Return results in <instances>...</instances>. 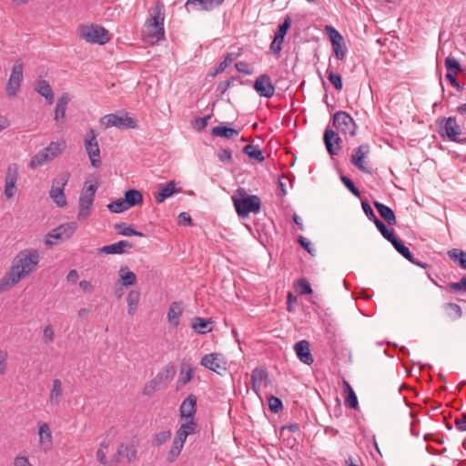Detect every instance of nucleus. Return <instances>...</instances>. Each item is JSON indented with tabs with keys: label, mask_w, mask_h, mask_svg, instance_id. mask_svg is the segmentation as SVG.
Segmentation results:
<instances>
[{
	"label": "nucleus",
	"mask_w": 466,
	"mask_h": 466,
	"mask_svg": "<svg viewBox=\"0 0 466 466\" xmlns=\"http://www.w3.org/2000/svg\"><path fill=\"white\" fill-rule=\"evenodd\" d=\"M115 229L119 235L129 237V236H137L143 237L144 234L142 232L137 231L132 227L125 222L117 223L115 225Z\"/></svg>",
	"instance_id": "nucleus-42"
},
{
	"label": "nucleus",
	"mask_w": 466,
	"mask_h": 466,
	"mask_svg": "<svg viewBox=\"0 0 466 466\" xmlns=\"http://www.w3.org/2000/svg\"><path fill=\"white\" fill-rule=\"evenodd\" d=\"M374 224L383 238H385L389 242L391 243L397 238L394 230L392 228H388L380 219H376Z\"/></svg>",
	"instance_id": "nucleus-47"
},
{
	"label": "nucleus",
	"mask_w": 466,
	"mask_h": 466,
	"mask_svg": "<svg viewBox=\"0 0 466 466\" xmlns=\"http://www.w3.org/2000/svg\"><path fill=\"white\" fill-rule=\"evenodd\" d=\"M149 15L146 22H152L155 24H164L165 21V5L164 4L157 0L154 5L148 11Z\"/></svg>",
	"instance_id": "nucleus-27"
},
{
	"label": "nucleus",
	"mask_w": 466,
	"mask_h": 466,
	"mask_svg": "<svg viewBox=\"0 0 466 466\" xmlns=\"http://www.w3.org/2000/svg\"><path fill=\"white\" fill-rule=\"evenodd\" d=\"M140 299V293L137 290H131L127 294V312L129 315H133L137 308Z\"/></svg>",
	"instance_id": "nucleus-43"
},
{
	"label": "nucleus",
	"mask_w": 466,
	"mask_h": 466,
	"mask_svg": "<svg viewBox=\"0 0 466 466\" xmlns=\"http://www.w3.org/2000/svg\"><path fill=\"white\" fill-rule=\"evenodd\" d=\"M294 350L298 359L304 364L311 365L314 361L310 352L309 341L302 339L294 345Z\"/></svg>",
	"instance_id": "nucleus-20"
},
{
	"label": "nucleus",
	"mask_w": 466,
	"mask_h": 466,
	"mask_svg": "<svg viewBox=\"0 0 466 466\" xmlns=\"http://www.w3.org/2000/svg\"><path fill=\"white\" fill-rule=\"evenodd\" d=\"M106 207L113 213H121L128 209L125 198H119L112 201Z\"/></svg>",
	"instance_id": "nucleus-50"
},
{
	"label": "nucleus",
	"mask_w": 466,
	"mask_h": 466,
	"mask_svg": "<svg viewBox=\"0 0 466 466\" xmlns=\"http://www.w3.org/2000/svg\"><path fill=\"white\" fill-rule=\"evenodd\" d=\"M344 392H345V400L344 404L346 407L358 410L359 402L356 393L354 392L352 387L347 380H343Z\"/></svg>",
	"instance_id": "nucleus-33"
},
{
	"label": "nucleus",
	"mask_w": 466,
	"mask_h": 466,
	"mask_svg": "<svg viewBox=\"0 0 466 466\" xmlns=\"http://www.w3.org/2000/svg\"><path fill=\"white\" fill-rule=\"evenodd\" d=\"M23 72V62L21 60H16L13 65L11 75L5 87V91L8 96L15 97L18 94L24 79Z\"/></svg>",
	"instance_id": "nucleus-8"
},
{
	"label": "nucleus",
	"mask_w": 466,
	"mask_h": 466,
	"mask_svg": "<svg viewBox=\"0 0 466 466\" xmlns=\"http://www.w3.org/2000/svg\"><path fill=\"white\" fill-rule=\"evenodd\" d=\"M333 126L344 134L354 135V121L346 112L339 111L333 116Z\"/></svg>",
	"instance_id": "nucleus-14"
},
{
	"label": "nucleus",
	"mask_w": 466,
	"mask_h": 466,
	"mask_svg": "<svg viewBox=\"0 0 466 466\" xmlns=\"http://www.w3.org/2000/svg\"><path fill=\"white\" fill-rule=\"evenodd\" d=\"M290 24H291V19H290V17L287 16L284 19L283 23L279 25L278 30L275 33V37L283 41L284 37L287 34V31L290 27Z\"/></svg>",
	"instance_id": "nucleus-53"
},
{
	"label": "nucleus",
	"mask_w": 466,
	"mask_h": 466,
	"mask_svg": "<svg viewBox=\"0 0 466 466\" xmlns=\"http://www.w3.org/2000/svg\"><path fill=\"white\" fill-rule=\"evenodd\" d=\"M69 177L70 174L68 172L60 174L53 180V185L49 191V197L59 208H64L67 204L64 189L68 182Z\"/></svg>",
	"instance_id": "nucleus-7"
},
{
	"label": "nucleus",
	"mask_w": 466,
	"mask_h": 466,
	"mask_svg": "<svg viewBox=\"0 0 466 466\" xmlns=\"http://www.w3.org/2000/svg\"><path fill=\"white\" fill-rule=\"evenodd\" d=\"M326 73L328 75V79L334 86L335 89L339 91L341 90L343 84L340 75L334 73L331 69L330 65H329Z\"/></svg>",
	"instance_id": "nucleus-48"
},
{
	"label": "nucleus",
	"mask_w": 466,
	"mask_h": 466,
	"mask_svg": "<svg viewBox=\"0 0 466 466\" xmlns=\"http://www.w3.org/2000/svg\"><path fill=\"white\" fill-rule=\"evenodd\" d=\"M332 52L334 53L336 58L339 61H342L346 57L347 46L345 43L344 37L331 44Z\"/></svg>",
	"instance_id": "nucleus-40"
},
{
	"label": "nucleus",
	"mask_w": 466,
	"mask_h": 466,
	"mask_svg": "<svg viewBox=\"0 0 466 466\" xmlns=\"http://www.w3.org/2000/svg\"><path fill=\"white\" fill-rule=\"evenodd\" d=\"M117 455L125 456L128 462L133 461L137 457V450L134 446L122 443L117 449Z\"/></svg>",
	"instance_id": "nucleus-46"
},
{
	"label": "nucleus",
	"mask_w": 466,
	"mask_h": 466,
	"mask_svg": "<svg viewBox=\"0 0 466 466\" xmlns=\"http://www.w3.org/2000/svg\"><path fill=\"white\" fill-rule=\"evenodd\" d=\"M145 27L147 30V41L150 44H154L162 40L165 36L164 24H155L152 22H146Z\"/></svg>",
	"instance_id": "nucleus-19"
},
{
	"label": "nucleus",
	"mask_w": 466,
	"mask_h": 466,
	"mask_svg": "<svg viewBox=\"0 0 466 466\" xmlns=\"http://www.w3.org/2000/svg\"><path fill=\"white\" fill-rule=\"evenodd\" d=\"M183 447L184 446L177 444L176 442L173 441L171 450L167 455V460L169 462H173L177 459V457L180 454Z\"/></svg>",
	"instance_id": "nucleus-62"
},
{
	"label": "nucleus",
	"mask_w": 466,
	"mask_h": 466,
	"mask_svg": "<svg viewBox=\"0 0 466 466\" xmlns=\"http://www.w3.org/2000/svg\"><path fill=\"white\" fill-rule=\"evenodd\" d=\"M132 248H133V244L130 241L120 240L118 242L102 247L99 249V251L101 253H104L106 255H111V254L120 255V254L125 253L127 249H130Z\"/></svg>",
	"instance_id": "nucleus-26"
},
{
	"label": "nucleus",
	"mask_w": 466,
	"mask_h": 466,
	"mask_svg": "<svg viewBox=\"0 0 466 466\" xmlns=\"http://www.w3.org/2000/svg\"><path fill=\"white\" fill-rule=\"evenodd\" d=\"M243 152L258 163L263 162L265 159L262 151L258 146L247 145L244 147Z\"/></svg>",
	"instance_id": "nucleus-44"
},
{
	"label": "nucleus",
	"mask_w": 466,
	"mask_h": 466,
	"mask_svg": "<svg viewBox=\"0 0 466 466\" xmlns=\"http://www.w3.org/2000/svg\"><path fill=\"white\" fill-rule=\"evenodd\" d=\"M193 373L194 369L189 364L182 363L179 370L177 383L180 386H185L192 380Z\"/></svg>",
	"instance_id": "nucleus-35"
},
{
	"label": "nucleus",
	"mask_w": 466,
	"mask_h": 466,
	"mask_svg": "<svg viewBox=\"0 0 466 466\" xmlns=\"http://www.w3.org/2000/svg\"><path fill=\"white\" fill-rule=\"evenodd\" d=\"M66 148V142L64 140L51 142L46 147L43 148L46 153H48L51 159H54L57 156H59L63 150Z\"/></svg>",
	"instance_id": "nucleus-39"
},
{
	"label": "nucleus",
	"mask_w": 466,
	"mask_h": 466,
	"mask_svg": "<svg viewBox=\"0 0 466 466\" xmlns=\"http://www.w3.org/2000/svg\"><path fill=\"white\" fill-rule=\"evenodd\" d=\"M177 183L171 180L166 184L159 185V191L154 193V198L157 204L163 203L167 198L173 197L175 194L181 192V189L176 188Z\"/></svg>",
	"instance_id": "nucleus-17"
},
{
	"label": "nucleus",
	"mask_w": 466,
	"mask_h": 466,
	"mask_svg": "<svg viewBox=\"0 0 466 466\" xmlns=\"http://www.w3.org/2000/svg\"><path fill=\"white\" fill-rule=\"evenodd\" d=\"M322 329L328 344L335 350L341 341L340 316L331 308L322 309Z\"/></svg>",
	"instance_id": "nucleus-2"
},
{
	"label": "nucleus",
	"mask_w": 466,
	"mask_h": 466,
	"mask_svg": "<svg viewBox=\"0 0 466 466\" xmlns=\"http://www.w3.org/2000/svg\"><path fill=\"white\" fill-rule=\"evenodd\" d=\"M323 141L327 151L330 156L337 155L340 150L339 142L340 138L338 134L331 129H326L323 137Z\"/></svg>",
	"instance_id": "nucleus-21"
},
{
	"label": "nucleus",
	"mask_w": 466,
	"mask_h": 466,
	"mask_svg": "<svg viewBox=\"0 0 466 466\" xmlns=\"http://www.w3.org/2000/svg\"><path fill=\"white\" fill-rule=\"evenodd\" d=\"M370 153V147L368 145H361L353 149L351 154V163L357 167L360 171L369 173V169L364 164L363 159Z\"/></svg>",
	"instance_id": "nucleus-18"
},
{
	"label": "nucleus",
	"mask_w": 466,
	"mask_h": 466,
	"mask_svg": "<svg viewBox=\"0 0 466 466\" xmlns=\"http://www.w3.org/2000/svg\"><path fill=\"white\" fill-rule=\"evenodd\" d=\"M438 127V133L442 137H447L451 141L458 143H465L466 137H463V132L458 125L456 117H440L436 120Z\"/></svg>",
	"instance_id": "nucleus-4"
},
{
	"label": "nucleus",
	"mask_w": 466,
	"mask_h": 466,
	"mask_svg": "<svg viewBox=\"0 0 466 466\" xmlns=\"http://www.w3.org/2000/svg\"><path fill=\"white\" fill-rule=\"evenodd\" d=\"M50 160L52 159L50 158L48 153L42 149L31 158L29 162V167L31 169H35Z\"/></svg>",
	"instance_id": "nucleus-38"
},
{
	"label": "nucleus",
	"mask_w": 466,
	"mask_h": 466,
	"mask_svg": "<svg viewBox=\"0 0 466 466\" xmlns=\"http://www.w3.org/2000/svg\"><path fill=\"white\" fill-rule=\"evenodd\" d=\"M171 437V431H161V432H158L155 435L153 441H152V445L153 446H160L162 445L163 443L167 442Z\"/></svg>",
	"instance_id": "nucleus-54"
},
{
	"label": "nucleus",
	"mask_w": 466,
	"mask_h": 466,
	"mask_svg": "<svg viewBox=\"0 0 466 466\" xmlns=\"http://www.w3.org/2000/svg\"><path fill=\"white\" fill-rule=\"evenodd\" d=\"M448 288L453 291L466 293V275L463 276L460 281L450 283Z\"/></svg>",
	"instance_id": "nucleus-59"
},
{
	"label": "nucleus",
	"mask_w": 466,
	"mask_h": 466,
	"mask_svg": "<svg viewBox=\"0 0 466 466\" xmlns=\"http://www.w3.org/2000/svg\"><path fill=\"white\" fill-rule=\"evenodd\" d=\"M445 310L448 316H450L452 319H459L462 315L461 308L456 303H447L445 305Z\"/></svg>",
	"instance_id": "nucleus-52"
},
{
	"label": "nucleus",
	"mask_w": 466,
	"mask_h": 466,
	"mask_svg": "<svg viewBox=\"0 0 466 466\" xmlns=\"http://www.w3.org/2000/svg\"><path fill=\"white\" fill-rule=\"evenodd\" d=\"M197 410V398L195 395L190 394L186 398L179 409L180 418L188 420L194 419V415Z\"/></svg>",
	"instance_id": "nucleus-24"
},
{
	"label": "nucleus",
	"mask_w": 466,
	"mask_h": 466,
	"mask_svg": "<svg viewBox=\"0 0 466 466\" xmlns=\"http://www.w3.org/2000/svg\"><path fill=\"white\" fill-rule=\"evenodd\" d=\"M39 260V252L35 248H25L18 252L9 271L0 280V294L8 290L33 272Z\"/></svg>",
	"instance_id": "nucleus-1"
},
{
	"label": "nucleus",
	"mask_w": 466,
	"mask_h": 466,
	"mask_svg": "<svg viewBox=\"0 0 466 466\" xmlns=\"http://www.w3.org/2000/svg\"><path fill=\"white\" fill-rule=\"evenodd\" d=\"M294 289L296 292L299 295H307L312 293V289L310 287L309 282L305 279H299L295 285Z\"/></svg>",
	"instance_id": "nucleus-49"
},
{
	"label": "nucleus",
	"mask_w": 466,
	"mask_h": 466,
	"mask_svg": "<svg viewBox=\"0 0 466 466\" xmlns=\"http://www.w3.org/2000/svg\"><path fill=\"white\" fill-rule=\"evenodd\" d=\"M238 216L246 218L249 213H257L260 209L261 201L257 195H248L245 188H238L231 197Z\"/></svg>",
	"instance_id": "nucleus-3"
},
{
	"label": "nucleus",
	"mask_w": 466,
	"mask_h": 466,
	"mask_svg": "<svg viewBox=\"0 0 466 466\" xmlns=\"http://www.w3.org/2000/svg\"><path fill=\"white\" fill-rule=\"evenodd\" d=\"M97 190V186L95 183L89 184L85 183L83 189L81 190L78 206L79 210L77 213L78 220H85L88 218L90 210L93 207L95 194Z\"/></svg>",
	"instance_id": "nucleus-6"
},
{
	"label": "nucleus",
	"mask_w": 466,
	"mask_h": 466,
	"mask_svg": "<svg viewBox=\"0 0 466 466\" xmlns=\"http://www.w3.org/2000/svg\"><path fill=\"white\" fill-rule=\"evenodd\" d=\"M125 201L128 208L137 204L142 203L143 196L140 191L137 189H129L125 193Z\"/></svg>",
	"instance_id": "nucleus-36"
},
{
	"label": "nucleus",
	"mask_w": 466,
	"mask_h": 466,
	"mask_svg": "<svg viewBox=\"0 0 466 466\" xmlns=\"http://www.w3.org/2000/svg\"><path fill=\"white\" fill-rule=\"evenodd\" d=\"M197 427L198 425L195 422L194 419H188L185 420V422L181 423L178 429L185 431L187 435H191L196 432Z\"/></svg>",
	"instance_id": "nucleus-56"
},
{
	"label": "nucleus",
	"mask_w": 466,
	"mask_h": 466,
	"mask_svg": "<svg viewBox=\"0 0 466 466\" xmlns=\"http://www.w3.org/2000/svg\"><path fill=\"white\" fill-rule=\"evenodd\" d=\"M118 283L123 287L133 286L137 283V276L127 266H122L118 270Z\"/></svg>",
	"instance_id": "nucleus-31"
},
{
	"label": "nucleus",
	"mask_w": 466,
	"mask_h": 466,
	"mask_svg": "<svg viewBox=\"0 0 466 466\" xmlns=\"http://www.w3.org/2000/svg\"><path fill=\"white\" fill-rule=\"evenodd\" d=\"M445 67L447 71L452 72L454 74H458L460 72H462V68L459 63V61L453 57V56H448L445 59Z\"/></svg>",
	"instance_id": "nucleus-51"
},
{
	"label": "nucleus",
	"mask_w": 466,
	"mask_h": 466,
	"mask_svg": "<svg viewBox=\"0 0 466 466\" xmlns=\"http://www.w3.org/2000/svg\"><path fill=\"white\" fill-rule=\"evenodd\" d=\"M63 397L62 381L59 379L53 380L52 389L49 393V404L51 406H58Z\"/></svg>",
	"instance_id": "nucleus-30"
},
{
	"label": "nucleus",
	"mask_w": 466,
	"mask_h": 466,
	"mask_svg": "<svg viewBox=\"0 0 466 466\" xmlns=\"http://www.w3.org/2000/svg\"><path fill=\"white\" fill-rule=\"evenodd\" d=\"M448 255L451 259H452L455 263H458L459 266L466 269V252L459 249V248H452L448 251Z\"/></svg>",
	"instance_id": "nucleus-41"
},
{
	"label": "nucleus",
	"mask_w": 466,
	"mask_h": 466,
	"mask_svg": "<svg viewBox=\"0 0 466 466\" xmlns=\"http://www.w3.org/2000/svg\"><path fill=\"white\" fill-rule=\"evenodd\" d=\"M268 406H269V410L273 412V413H278L279 411H280L282 410V401L280 400V399H279L278 397H274V396H271L269 399H268Z\"/></svg>",
	"instance_id": "nucleus-61"
},
{
	"label": "nucleus",
	"mask_w": 466,
	"mask_h": 466,
	"mask_svg": "<svg viewBox=\"0 0 466 466\" xmlns=\"http://www.w3.org/2000/svg\"><path fill=\"white\" fill-rule=\"evenodd\" d=\"M340 179L344 186L356 197H360V192L358 187L355 186L354 182L346 176H341Z\"/></svg>",
	"instance_id": "nucleus-58"
},
{
	"label": "nucleus",
	"mask_w": 466,
	"mask_h": 466,
	"mask_svg": "<svg viewBox=\"0 0 466 466\" xmlns=\"http://www.w3.org/2000/svg\"><path fill=\"white\" fill-rule=\"evenodd\" d=\"M361 205H362L363 211H364L365 215L367 216V218L370 221L375 223L376 219H379V218L376 217V215L373 212V209L371 208L369 202L367 200H364V201H362Z\"/></svg>",
	"instance_id": "nucleus-64"
},
{
	"label": "nucleus",
	"mask_w": 466,
	"mask_h": 466,
	"mask_svg": "<svg viewBox=\"0 0 466 466\" xmlns=\"http://www.w3.org/2000/svg\"><path fill=\"white\" fill-rule=\"evenodd\" d=\"M163 376L161 374H157L154 379L149 380L143 389V394L150 396L152 395L162 383Z\"/></svg>",
	"instance_id": "nucleus-45"
},
{
	"label": "nucleus",
	"mask_w": 466,
	"mask_h": 466,
	"mask_svg": "<svg viewBox=\"0 0 466 466\" xmlns=\"http://www.w3.org/2000/svg\"><path fill=\"white\" fill-rule=\"evenodd\" d=\"M200 364L218 374H222L227 370V360L220 353H209L203 356Z\"/></svg>",
	"instance_id": "nucleus-13"
},
{
	"label": "nucleus",
	"mask_w": 466,
	"mask_h": 466,
	"mask_svg": "<svg viewBox=\"0 0 466 466\" xmlns=\"http://www.w3.org/2000/svg\"><path fill=\"white\" fill-rule=\"evenodd\" d=\"M254 89L260 96L270 98L275 93V87L268 75H260L254 83Z\"/></svg>",
	"instance_id": "nucleus-15"
},
{
	"label": "nucleus",
	"mask_w": 466,
	"mask_h": 466,
	"mask_svg": "<svg viewBox=\"0 0 466 466\" xmlns=\"http://www.w3.org/2000/svg\"><path fill=\"white\" fill-rule=\"evenodd\" d=\"M233 55L228 53L227 54L225 59L219 63V65L215 68L214 72L210 74V76H215L216 75L222 73L228 65L233 61Z\"/></svg>",
	"instance_id": "nucleus-57"
},
{
	"label": "nucleus",
	"mask_w": 466,
	"mask_h": 466,
	"mask_svg": "<svg viewBox=\"0 0 466 466\" xmlns=\"http://www.w3.org/2000/svg\"><path fill=\"white\" fill-rule=\"evenodd\" d=\"M225 0H187L185 8L189 13L191 11H210L216 6L224 3Z\"/></svg>",
	"instance_id": "nucleus-16"
},
{
	"label": "nucleus",
	"mask_w": 466,
	"mask_h": 466,
	"mask_svg": "<svg viewBox=\"0 0 466 466\" xmlns=\"http://www.w3.org/2000/svg\"><path fill=\"white\" fill-rule=\"evenodd\" d=\"M236 69L244 75H251L253 73V68L250 64L243 61H239L235 65Z\"/></svg>",
	"instance_id": "nucleus-63"
},
{
	"label": "nucleus",
	"mask_w": 466,
	"mask_h": 466,
	"mask_svg": "<svg viewBox=\"0 0 466 466\" xmlns=\"http://www.w3.org/2000/svg\"><path fill=\"white\" fill-rule=\"evenodd\" d=\"M79 35L87 43L105 45L110 40L108 31L98 25H84L79 27Z\"/></svg>",
	"instance_id": "nucleus-5"
},
{
	"label": "nucleus",
	"mask_w": 466,
	"mask_h": 466,
	"mask_svg": "<svg viewBox=\"0 0 466 466\" xmlns=\"http://www.w3.org/2000/svg\"><path fill=\"white\" fill-rule=\"evenodd\" d=\"M392 246L394 248L402 255L406 259H408L410 262H411L414 265H417L422 268H427L429 266L426 263L417 261L414 258L412 253L410 251L409 248L404 245V243L396 238L392 242Z\"/></svg>",
	"instance_id": "nucleus-25"
},
{
	"label": "nucleus",
	"mask_w": 466,
	"mask_h": 466,
	"mask_svg": "<svg viewBox=\"0 0 466 466\" xmlns=\"http://www.w3.org/2000/svg\"><path fill=\"white\" fill-rule=\"evenodd\" d=\"M77 224L76 222H68L60 225L59 227L54 228L46 236V244L47 246H53L56 243L52 240V238L56 240H66L69 238L76 230Z\"/></svg>",
	"instance_id": "nucleus-11"
},
{
	"label": "nucleus",
	"mask_w": 466,
	"mask_h": 466,
	"mask_svg": "<svg viewBox=\"0 0 466 466\" xmlns=\"http://www.w3.org/2000/svg\"><path fill=\"white\" fill-rule=\"evenodd\" d=\"M55 338V331L52 325H46L43 330V342L46 345L52 343Z\"/></svg>",
	"instance_id": "nucleus-60"
},
{
	"label": "nucleus",
	"mask_w": 466,
	"mask_h": 466,
	"mask_svg": "<svg viewBox=\"0 0 466 466\" xmlns=\"http://www.w3.org/2000/svg\"><path fill=\"white\" fill-rule=\"evenodd\" d=\"M374 207L376 208L380 216L390 226H394L397 224V218H396L395 213L390 207H388L380 202H378V201H374Z\"/></svg>",
	"instance_id": "nucleus-29"
},
{
	"label": "nucleus",
	"mask_w": 466,
	"mask_h": 466,
	"mask_svg": "<svg viewBox=\"0 0 466 466\" xmlns=\"http://www.w3.org/2000/svg\"><path fill=\"white\" fill-rule=\"evenodd\" d=\"M39 447L44 451L51 450L53 445L52 432L47 423L44 422L38 428Z\"/></svg>",
	"instance_id": "nucleus-23"
},
{
	"label": "nucleus",
	"mask_w": 466,
	"mask_h": 466,
	"mask_svg": "<svg viewBox=\"0 0 466 466\" xmlns=\"http://www.w3.org/2000/svg\"><path fill=\"white\" fill-rule=\"evenodd\" d=\"M101 124L105 127L136 128L137 127V121L130 117L127 113L106 115L101 118Z\"/></svg>",
	"instance_id": "nucleus-9"
},
{
	"label": "nucleus",
	"mask_w": 466,
	"mask_h": 466,
	"mask_svg": "<svg viewBox=\"0 0 466 466\" xmlns=\"http://www.w3.org/2000/svg\"><path fill=\"white\" fill-rule=\"evenodd\" d=\"M35 90L40 96H44L48 104L54 102V93L47 81L39 79L35 84Z\"/></svg>",
	"instance_id": "nucleus-32"
},
{
	"label": "nucleus",
	"mask_w": 466,
	"mask_h": 466,
	"mask_svg": "<svg viewBox=\"0 0 466 466\" xmlns=\"http://www.w3.org/2000/svg\"><path fill=\"white\" fill-rule=\"evenodd\" d=\"M19 177V167L15 163L8 165L5 177L4 194L6 199H11L17 192L16 183Z\"/></svg>",
	"instance_id": "nucleus-12"
},
{
	"label": "nucleus",
	"mask_w": 466,
	"mask_h": 466,
	"mask_svg": "<svg viewBox=\"0 0 466 466\" xmlns=\"http://www.w3.org/2000/svg\"><path fill=\"white\" fill-rule=\"evenodd\" d=\"M191 328L198 334H206L212 330L211 322L200 317L192 319Z\"/></svg>",
	"instance_id": "nucleus-34"
},
{
	"label": "nucleus",
	"mask_w": 466,
	"mask_h": 466,
	"mask_svg": "<svg viewBox=\"0 0 466 466\" xmlns=\"http://www.w3.org/2000/svg\"><path fill=\"white\" fill-rule=\"evenodd\" d=\"M183 310L184 307L181 301H174L170 304L167 314V320L170 328H177L179 325Z\"/></svg>",
	"instance_id": "nucleus-22"
},
{
	"label": "nucleus",
	"mask_w": 466,
	"mask_h": 466,
	"mask_svg": "<svg viewBox=\"0 0 466 466\" xmlns=\"http://www.w3.org/2000/svg\"><path fill=\"white\" fill-rule=\"evenodd\" d=\"M211 134L214 137L231 138L238 135V130L225 126H218L212 128Z\"/></svg>",
	"instance_id": "nucleus-37"
},
{
	"label": "nucleus",
	"mask_w": 466,
	"mask_h": 466,
	"mask_svg": "<svg viewBox=\"0 0 466 466\" xmlns=\"http://www.w3.org/2000/svg\"><path fill=\"white\" fill-rule=\"evenodd\" d=\"M268 378V374L265 369L256 368L252 370L250 375V381L252 385V390L258 393L264 381H266Z\"/></svg>",
	"instance_id": "nucleus-28"
},
{
	"label": "nucleus",
	"mask_w": 466,
	"mask_h": 466,
	"mask_svg": "<svg viewBox=\"0 0 466 466\" xmlns=\"http://www.w3.org/2000/svg\"><path fill=\"white\" fill-rule=\"evenodd\" d=\"M85 149L88 155L91 165L98 167L101 165L100 149L96 139V134L90 129L85 137Z\"/></svg>",
	"instance_id": "nucleus-10"
},
{
	"label": "nucleus",
	"mask_w": 466,
	"mask_h": 466,
	"mask_svg": "<svg viewBox=\"0 0 466 466\" xmlns=\"http://www.w3.org/2000/svg\"><path fill=\"white\" fill-rule=\"evenodd\" d=\"M324 30H325V33H326L329 40L330 41V44H332V43L341 39V37H343L342 35L332 25H325Z\"/></svg>",
	"instance_id": "nucleus-55"
}]
</instances>
